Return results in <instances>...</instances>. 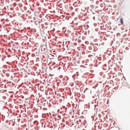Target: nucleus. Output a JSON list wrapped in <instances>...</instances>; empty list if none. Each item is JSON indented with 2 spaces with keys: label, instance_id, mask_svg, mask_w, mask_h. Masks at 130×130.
Wrapping results in <instances>:
<instances>
[{
  "label": "nucleus",
  "instance_id": "nucleus-1",
  "mask_svg": "<svg viewBox=\"0 0 130 130\" xmlns=\"http://www.w3.org/2000/svg\"><path fill=\"white\" fill-rule=\"evenodd\" d=\"M120 23L121 25H123V19L122 18H120Z\"/></svg>",
  "mask_w": 130,
  "mask_h": 130
}]
</instances>
